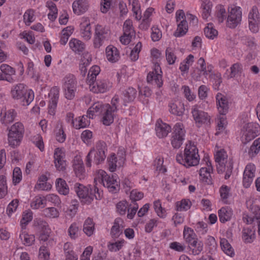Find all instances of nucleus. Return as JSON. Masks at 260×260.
<instances>
[{
  "mask_svg": "<svg viewBox=\"0 0 260 260\" xmlns=\"http://www.w3.org/2000/svg\"><path fill=\"white\" fill-rule=\"evenodd\" d=\"M74 189L82 204H90L94 199L100 200L102 195L98 188L90 185L85 186L83 184L76 183Z\"/></svg>",
  "mask_w": 260,
  "mask_h": 260,
  "instance_id": "f257e3e1",
  "label": "nucleus"
},
{
  "mask_svg": "<svg viewBox=\"0 0 260 260\" xmlns=\"http://www.w3.org/2000/svg\"><path fill=\"white\" fill-rule=\"evenodd\" d=\"M176 159L178 163L186 167L197 166L200 160L198 150L193 144L190 142L186 145L184 155L178 154Z\"/></svg>",
  "mask_w": 260,
  "mask_h": 260,
  "instance_id": "f03ea898",
  "label": "nucleus"
},
{
  "mask_svg": "<svg viewBox=\"0 0 260 260\" xmlns=\"http://www.w3.org/2000/svg\"><path fill=\"white\" fill-rule=\"evenodd\" d=\"M107 145L104 141H99L95 148H92L86 157L85 164L87 167L91 166V161L96 165L103 163L106 157Z\"/></svg>",
  "mask_w": 260,
  "mask_h": 260,
  "instance_id": "7ed1b4c3",
  "label": "nucleus"
},
{
  "mask_svg": "<svg viewBox=\"0 0 260 260\" xmlns=\"http://www.w3.org/2000/svg\"><path fill=\"white\" fill-rule=\"evenodd\" d=\"M11 93L13 99L20 100L23 106L28 105L34 99V94L31 90H28L22 83L17 84L12 87Z\"/></svg>",
  "mask_w": 260,
  "mask_h": 260,
  "instance_id": "20e7f679",
  "label": "nucleus"
},
{
  "mask_svg": "<svg viewBox=\"0 0 260 260\" xmlns=\"http://www.w3.org/2000/svg\"><path fill=\"white\" fill-rule=\"evenodd\" d=\"M24 133V128L22 123L17 122L12 125L9 129L8 134L9 145L13 148L19 145Z\"/></svg>",
  "mask_w": 260,
  "mask_h": 260,
  "instance_id": "39448f33",
  "label": "nucleus"
},
{
  "mask_svg": "<svg viewBox=\"0 0 260 260\" xmlns=\"http://www.w3.org/2000/svg\"><path fill=\"white\" fill-rule=\"evenodd\" d=\"M62 88L65 98L69 100L75 96L77 91V82L75 76L72 74L67 75L63 79Z\"/></svg>",
  "mask_w": 260,
  "mask_h": 260,
  "instance_id": "423d86ee",
  "label": "nucleus"
},
{
  "mask_svg": "<svg viewBox=\"0 0 260 260\" xmlns=\"http://www.w3.org/2000/svg\"><path fill=\"white\" fill-rule=\"evenodd\" d=\"M242 20V11L241 8L232 5L228 8L227 17V26L231 28H235L240 24Z\"/></svg>",
  "mask_w": 260,
  "mask_h": 260,
  "instance_id": "0eeeda50",
  "label": "nucleus"
},
{
  "mask_svg": "<svg viewBox=\"0 0 260 260\" xmlns=\"http://www.w3.org/2000/svg\"><path fill=\"white\" fill-rule=\"evenodd\" d=\"M185 133L182 124L177 123L175 125L171 138V144L174 148H179L182 145L184 140Z\"/></svg>",
  "mask_w": 260,
  "mask_h": 260,
  "instance_id": "6e6552de",
  "label": "nucleus"
},
{
  "mask_svg": "<svg viewBox=\"0 0 260 260\" xmlns=\"http://www.w3.org/2000/svg\"><path fill=\"white\" fill-rule=\"evenodd\" d=\"M109 37L108 29L101 25H97L95 28L93 44L95 48H100Z\"/></svg>",
  "mask_w": 260,
  "mask_h": 260,
  "instance_id": "1a4fd4ad",
  "label": "nucleus"
},
{
  "mask_svg": "<svg viewBox=\"0 0 260 260\" xmlns=\"http://www.w3.org/2000/svg\"><path fill=\"white\" fill-rule=\"evenodd\" d=\"M102 181L103 185L107 187L109 191L112 193H116L119 189V182L117 180L116 176H108L105 172L102 175Z\"/></svg>",
  "mask_w": 260,
  "mask_h": 260,
  "instance_id": "9d476101",
  "label": "nucleus"
},
{
  "mask_svg": "<svg viewBox=\"0 0 260 260\" xmlns=\"http://www.w3.org/2000/svg\"><path fill=\"white\" fill-rule=\"evenodd\" d=\"M191 113L198 127H200L203 124H208L209 123L210 118L208 114L200 110L197 106H193Z\"/></svg>",
  "mask_w": 260,
  "mask_h": 260,
  "instance_id": "9b49d317",
  "label": "nucleus"
},
{
  "mask_svg": "<svg viewBox=\"0 0 260 260\" xmlns=\"http://www.w3.org/2000/svg\"><path fill=\"white\" fill-rule=\"evenodd\" d=\"M249 27L251 31L256 32L259 30L260 18L258 9L253 6L248 15Z\"/></svg>",
  "mask_w": 260,
  "mask_h": 260,
  "instance_id": "f8f14e48",
  "label": "nucleus"
},
{
  "mask_svg": "<svg viewBox=\"0 0 260 260\" xmlns=\"http://www.w3.org/2000/svg\"><path fill=\"white\" fill-rule=\"evenodd\" d=\"M65 154L61 149L56 148L54 153V164L56 168L59 171H64L66 167V162L64 160Z\"/></svg>",
  "mask_w": 260,
  "mask_h": 260,
  "instance_id": "ddd939ff",
  "label": "nucleus"
},
{
  "mask_svg": "<svg viewBox=\"0 0 260 260\" xmlns=\"http://www.w3.org/2000/svg\"><path fill=\"white\" fill-rule=\"evenodd\" d=\"M217 106L220 114L224 115L229 110V103L225 96L220 93H218L216 96Z\"/></svg>",
  "mask_w": 260,
  "mask_h": 260,
  "instance_id": "4468645a",
  "label": "nucleus"
},
{
  "mask_svg": "<svg viewBox=\"0 0 260 260\" xmlns=\"http://www.w3.org/2000/svg\"><path fill=\"white\" fill-rule=\"evenodd\" d=\"M155 131L158 137L159 138H165L171 131V127L169 124L163 122L161 120L159 119L155 124Z\"/></svg>",
  "mask_w": 260,
  "mask_h": 260,
  "instance_id": "2eb2a0df",
  "label": "nucleus"
},
{
  "mask_svg": "<svg viewBox=\"0 0 260 260\" xmlns=\"http://www.w3.org/2000/svg\"><path fill=\"white\" fill-rule=\"evenodd\" d=\"M227 156L226 152L223 150L218 151L215 155V160L217 163V170L218 173H221L224 171Z\"/></svg>",
  "mask_w": 260,
  "mask_h": 260,
  "instance_id": "dca6fc26",
  "label": "nucleus"
},
{
  "mask_svg": "<svg viewBox=\"0 0 260 260\" xmlns=\"http://www.w3.org/2000/svg\"><path fill=\"white\" fill-rule=\"evenodd\" d=\"M103 108L104 111L102 118L103 123L105 125H110L114 121V113L116 112L113 111L109 104H106Z\"/></svg>",
  "mask_w": 260,
  "mask_h": 260,
  "instance_id": "f3484780",
  "label": "nucleus"
},
{
  "mask_svg": "<svg viewBox=\"0 0 260 260\" xmlns=\"http://www.w3.org/2000/svg\"><path fill=\"white\" fill-rule=\"evenodd\" d=\"M73 9L74 12L80 15L85 12L88 9L89 3L88 0H77L73 3Z\"/></svg>",
  "mask_w": 260,
  "mask_h": 260,
  "instance_id": "a211bd4d",
  "label": "nucleus"
},
{
  "mask_svg": "<svg viewBox=\"0 0 260 260\" xmlns=\"http://www.w3.org/2000/svg\"><path fill=\"white\" fill-rule=\"evenodd\" d=\"M246 139L247 140H251L259 134V127L256 124L248 123L246 125Z\"/></svg>",
  "mask_w": 260,
  "mask_h": 260,
  "instance_id": "6ab92c4d",
  "label": "nucleus"
},
{
  "mask_svg": "<svg viewBox=\"0 0 260 260\" xmlns=\"http://www.w3.org/2000/svg\"><path fill=\"white\" fill-rule=\"evenodd\" d=\"M107 59L112 62H115L119 58V54L117 49L112 45L108 46L106 49Z\"/></svg>",
  "mask_w": 260,
  "mask_h": 260,
  "instance_id": "aec40b11",
  "label": "nucleus"
},
{
  "mask_svg": "<svg viewBox=\"0 0 260 260\" xmlns=\"http://www.w3.org/2000/svg\"><path fill=\"white\" fill-rule=\"evenodd\" d=\"M89 117L87 115H83L81 117H78L75 119H72V124L76 129L84 128L88 126L90 124Z\"/></svg>",
  "mask_w": 260,
  "mask_h": 260,
  "instance_id": "412c9836",
  "label": "nucleus"
},
{
  "mask_svg": "<svg viewBox=\"0 0 260 260\" xmlns=\"http://www.w3.org/2000/svg\"><path fill=\"white\" fill-rule=\"evenodd\" d=\"M147 81L148 83L155 84L158 87H160L162 85V75L156 71L150 72L147 77Z\"/></svg>",
  "mask_w": 260,
  "mask_h": 260,
  "instance_id": "4be33fe9",
  "label": "nucleus"
},
{
  "mask_svg": "<svg viewBox=\"0 0 260 260\" xmlns=\"http://www.w3.org/2000/svg\"><path fill=\"white\" fill-rule=\"evenodd\" d=\"M170 112L177 116H182L184 112L185 109L184 104L180 102H177L174 103H171L169 105Z\"/></svg>",
  "mask_w": 260,
  "mask_h": 260,
  "instance_id": "5701e85b",
  "label": "nucleus"
},
{
  "mask_svg": "<svg viewBox=\"0 0 260 260\" xmlns=\"http://www.w3.org/2000/svg\"><path fill=\"white\" fill-rule=\"evenodd\" d=\"M183 236L186 242L189 244H197L198 243L197 236L191 228L185 227L183 232Z\"/></svg>",
  "mask_w": 260,
  "mask_h": 260,
  "instance_id": "b1692460",
  "label": "nucleus"
},
{
  "mask_svg": "<svg viewBox=\"0 0 260 260\" xmlns=\"http://www.w3.org/2000/svg\"><path fill=\"white\" fill-rule=\"evenodd\" d=\"M188 29V23L186 20H182L177 24V28L174 33L176 37H180L185 35Z\"/></svg>",
  "mask_w": 260,
  "mask_h": 260,
  "instance_id": "393cba45",
  "label": "nucleus"
},
{
  "mask_svg": "<svg viewBox=\"0 0 260 260\" xmlns=\"http://www.w3.org/2000/svg\"><path fill=\"white\" fill-rule=\"evenodd\" d=\"M123 105L126 106V103L133 102L135 100L137 95V91L133 87H129L123 91Z\"/></svg>",
  "mask_w": 260,
  "mask_h": 260,
  "instance_id": "a878e982",
  "label": "nucleus"
},
{
  "mask_svg": "<svg viewBox=\"0 0 260 260\" xmlns=\"http://www.w3.org/2000/svg\"><path fill=\"white\" fill-rule=\"evenodd\" d=\"M17 115L16 112L14 109H10L5 113V115L2 117L1 121L2 124L7 125L12 122Z\"/></svg>",
  "mask_w": 260,
  "mask_h": 260,
  "instance_id": "bb28decb",
  "label": "nucleus"
},
{
  "mask_svg": "<svg viewBox=\"0 0 260 260\" xmlns=\"http://www.w3.org/2000/svg\"><path fill=\"white\" fill-rule=\"evenodd\" d=\"M56 189L58 192L63 195H67L69 192V188L65 180L58 178L56 181Z\"/></svg>",
  "mask_w": 260,
  "mask_h": 260,
  "instance_id": "cd10ccee",
  "label": "nucleus"
},
{
  "mask_svg": "<svg viewBox=\"0 0 260 260\" xmlns=\"http://www.w3.org/2000/svg\"><path fill=\"white\" fill-rule=\"evenodd\" d=\"M69 45L72 50L75 52H82L85 49L84 44L81 41L74 38L70 40Z\"/></svg>",
  "mask_w": 260,
  "mask_h": 260,
  "instance_id": "c85d7f7f",
  "label": "nucleus"
},
{
  "mask_svg": "<svg viewBox=\"0 0 260 260\" xmlns=\"http://www.w3.org/2000/svg\"><path fill=\"white\" fill-rule=\"evenodd\" d=\"M59 88L57 86L53 87L50 91L49 96L51 97L50 103L52 108H56L59 98Z\"/></svg>",
  "mask_w": 260,
  "mask_h": 260,
  "instance_id": "c756f323",
  "label": "nucleus"
},
{
  "mask_svg": "<svg viewBox=\"0 0 260 260\" xmlns=\"http://www.w3.org/2000/svg\"><path fill=\"white\" fill-rule=\"evenodd\" d=\"M204 159L206 161L208 168H202L200 170V175L203 178L208 179V178L210 177V172L212 171V167L208 156H205Z\"/></svg>",
  "mask_w": 260,
  "mask_h": 260,
  "instance_id": "7c9ffc66",
  "label": "nucleus"
},
{
  "mask_svg": "<svg viewBox=\"0 0 260 260\" xmlns=\"http://www.w3.org/2000/svg\"><path fill=\"white\" fill-rule=\"evenodd\" d=\"M232 215V211L228 208L223 207L218 211L219 220L222 223L230 220Z\"/></svg>",
  "mask_w": 260,
  "mask_h": 260,
  "instance_id": "2f4dec72",
  "label": "nucleus"
},
{
  "mask_svg": "<svg viewBox=\"0 0 260 260\" xmlns=\"http://www.w3.org/2000/svg\"><path fill=\"white\" fill-rule=\"evenodd\" d=\"M100 72V68L98 66L92 67L89 71L87 76V82L89 85L94 84L96 77Z\"/></svg>",
  "mask_w": 260,
  "mask_h": 260,
  "instance_id": "473e14b6",
  "label": "nucleus"
},
{
  "mask_svg": "<svg viewBox=\"0 0 260 260\" xmlns=\"http://www.w3.org/2000/svg\"><path fill=\"white\" fill-rule=\"evenodd\" d=\"M81 32L84 40H89L91 38V32L89 22H85L81 24Z\"/></svg>",
  "mask_w": 260,
  "mask_h": 260,
  "instance_id": "72a5a7b5",
  "label": "nucleus"
},
{
  "mask_svg": "<svg viewBox=\"0 0 260 260\" xmlns=\"http://www.w3.org/2000/svg\"><path fill=\"white\" fill-rule=\"evenodd\" d=\"M34 225L37 230H39L40 232H45V231H50L47 222L40 218L34 219Z\"/></svg>",
  "mask_w": 260,
  "mask_h": 260,
  "instance_id": "f704fd0d",
  "label": "nucleus"
},
{
  "mask_svg": "<svg viewBox=\"0 0 260 260\" xmlns=\"http://www.w3.org/2000/svg\"><path fill=\"white\" fill-rule=\"evenodd\" d=\"M94 230V223L92 219L88 217L84 222L83 231L88 236H90Z\"/></svg>",
  "mask_w": 260,
  "mask_h": 260,
  "instance_id": "c9c22d12",
  "label": "nucleus"
},
{
  "mask_svg": "<svg viewBox=\"0 0 260 260\" xmlns=\"http://www.w3.org/2000/svg\"><path fill=\"white\" fill-rule=\"evenodd\" d=\"M73 166L76 175L78 176L82 175L84 170L83 162L82 159L77 156L75 157Z\"/></svg>",
  "mask_w": 260,
  "mask_h": 260,
  "instance_id": "e433bc0d",
  "label": "nucleus"
},
{
  "mask_svg": "<svg viewBox=\"0 0 260 260\" xmlns=\"http://www.w3.org/2000/svg\"><path fill=\"white\" fill-rule=\"evenodd\" d=\"M74 28L72 26H68L62 30V36L60 40L61 44L64 45L67 43L69 37L73 33Z\"/></svg>",
  "mask_w": 260,
  "mask_h": 260,
  "instance_id": "4c0bfd02",
  "label": "nucleus"
},
{
  "mask_svg": "<svg viewBox=\"0 0 260 260\" xmlns=\"http://www.w3.org/2000/svg\"><path fill=\"white\" fill-rule=\"evenodd\" d=\"M204 34L207 38L213 40L217 36L218 31L213 27L212 24L209 23L204 28Z\"/></svg>",
  "mask_w": 260,
  "mask_h": 260,
  "instance_id": "58836bf2",
  "label": "nucleus"
},
{
  "mask_svg": "<svg viewBox=\"0 0 260 260\" xmlns=\"http://www.w3.org/2000/svg\"><path fill=\"white\" fill-rule=\"evenodd\" d=\"M123 33L125 35L134 36L135 35V31L133 27L132 20L127 19L125 21L123 26Z\"/></svg>",
  "mask_w": 260,
  "mask_h": 260,
  "instance_id": "ea45409f",
  "label": "nucleus"
},
{
  "mask_svg": "<svg viewBox=\"0 0 260 260\" xmlns=\"http://www.w3.org/2000/svg\"><path fill=\"white\" fill-rule=\"evenodd\" d=\"M108 163L109 166V170L111 172H114L116 171V168L120 167L117 160V158L114 153L111 154L108 157Z\"/></svg>",
  "mask_w": 260,
  "mask_h": 260,
  "instance_id": "a19ab883",
  "label": "nucleus"
},
{
  "mask_svg": "<svg viewBox=\"0 0 260 260\" xmlns=\"http://www.w3.org/2000/svg\"><path fill=\"white\" fill-rule=\"evenodd\" d=\"M230 69L231 72L229 75L230 78L235 77L237 74H241L243 72L242 65L238 62L233 64Z\"/></svg>",
  "mask_w": 260,
  "mask_h": 260,
  "instance_id": "79ce46f5",
  "label": "nucleus"
},
{
  "mask_svg": "<svg viewBox=\"0 0 260 260\" xmlns=\"http://www.w3.org/2000/svg\"><path fill=\"white\" fill-rule=\"evenodd\" d=\"M43 215L46 217L56 218L58 217L59 212L56 208L49 207L43 210Z\"/></svg>",
  "mask_w": 260,
  "mask_h": 260,
  "instance_id": "37998d69",
  "label": "nucleus"
},
{
  "mask_svg": "<svg viewBox=\"0 0 260 260\" xmlns=\"http://www.w3.org/2000/svg\"><path fill=\"white\" fill-rule=\"evenodd\" d=\"M32 219V213L31 211H26L24 212L22 218L21 220V225L22 229H25L26 225Z\"/></svg>",
  "mask_w": 260,
  "mask_h": 260,
  "instance_id": "c03bdc74",
  "label": "nucleus"
},
{
  "mask_svg": "<svg viewBox=\"0 0 260 260\" xmlns=\"http://www.w3.org/2000/svg\"><path fill=\"white\" fill-rule=\"evenodd\" d=\"M120 220V218H116L115 220L114 225L111 228V234L113 237L115 238L118 237L122 232V229L120 228L119 224Z\"/></svg>",
  "mask_w": 260,
  "mask_h": 260,
  "instance_id": "a18cd8bd",
  "label": "nucleus"
},
{
  "mask_svg": "<svg viewBox=\"0 0 260 260\" xmlns=\"http://www.w3.org/2000/svg\"><path fill=\"white\" fill-rule=\"evenodd\" d=\"M191 202L188 200H182L176 203V208L177 211H186L190 207Z\"/></svg>",
  "mask_w": 260,
  "mask_h": 260,
  "instance_id": "49530a36",
  "label": "nucleus"
},
{
  "mask_svg": "<svg viewBox=\"0 0 260 260\" xmlns=\"http://www.w3.org/2000/svg\"><path fill=\"white\" fill-rule=\"evenodd\" d=\"M260 150V138L255 140L249 148L248 153L250 156H253L258 153Z\"/></svg>",
  "mask_w": 260,
  "mask_h": 260,
  "instance_id": "de8ad7c7",
  "label": "nucleus"
},
{
  "mask_svg": "<svg viewBox=\"0 0 260 260\" xmlns=\"http://www.w3.org/2000/svg\"><path fill=\"white\" fill-rule=\"evenodd\" d=\"M7 194V186L6 177L4 175L0 176V199L3 198Z\"/></svg>",
  "mask_w": 260,
  "mask_h": 260,
  "instance_id": "09e8293b",
  "label": "nucleus"
},
{
  "mask_svg": "<svg viewBox=\"0 0 260 260\" xmlns=\"http://www.w3.org/2000/svg\"><path fill=\"white\" fill-rule=\"evenodd\" d=\"M254 238V234L251 230L244 229L242 232V238L246 243H251Z\"/></svg>",
  "mask_w": 260,
  "mask_h": 260,
  "instance_id": "8fccbe9b",
  "label": "nucleus"
},
{
  "mask_svg": "<svg viewBox=\"0 0 260 260\" xmlns=\"http://www.w3.org/2000/svg\"><path fill=\"white\" fill-rule=\"evenodd\" d=\"M102 106L99 104H95L90 107L87 112V116L89 118L92 119L95 113L102 112Z\"/></svg>",
  "mask_w": 260,
  "mask_h": 260,
  "instance_id": "3c124183",
  "label": "nucleus"
},
{
  "mask_svg": "<svg viewBox=\"0 0 260 260\" xmlns=\"http://www.w3.org/2000/svg\"><path fill=\"white\" fill-rule=\"evenodd\" d=\"M50 256V252L47 246L43 245L39 249V257L41 260H48Z\"/></svg>",
  "mask_w": 260,
  "mask_h": 260,
  "instance_id": "603ef678",
  "label": "nucleus"
},
{
  "mask_svg": "<svg viewBox=\"0 0 260 260\" xmlns=\"http://www.w3.org/2000/svg\"><path fill=\"white\" fill-rule=\"evenodd\" d=\"M255 172V168L254 165L249 164L247 165L244 171V176H247L249 178H251L253 180Z\"/></svg>",
  "mask_w": 260,
  "mask_h": 260,
  "instance_id": "864d4df0",
  "label": "nucleus"
},
{
  "mask_svg": "<svg viewBox=\"0 0 260 260\" xmlns=\"http://www.w3.org/2000/svg\"><path fill=\"white\" fill-rule=\"evenodd\" d=\"M79 228L76 223H72L68 229L69 236L71 239H75L78 236Z\"/></svg>",
  "mask_w": 260,
  "mask_h": 260,
  "instance_id": "5fc2aeb1",
  "label": "nucleus"
},
{
  "mask_svg": "<svg viewBox=\"0 0 260 260\" xmlns=\"http://www.w3.org/2000/svg\"><path fill=\"white\" fill-rule=\"evenodd\" d=\"M0 69L6 76L12 77L13 75H15V70L8 64H2L1 66Z\"/></svg>",
  "mask_w": 260,
  "mask_h": 260,
  "instance_id": "6e6d98bb",
  "label": "nucleus"
},
{
  "mask_svg": "<svg viewBox=\"0 0 260 260\" xmlns=\"http://www.w3.org/2000/svg\"><path fill=\"white\" fill-rule=\"evenodd\" d=\"M50 231H45V232H41L39 237V240L40 242L43 243H52L53 241V239L50 237Z\"/></svg>",
  "mask_w": 260,
  "mask_h": 260,
  "instance_id": "4d7b16f0",
  "label": "nucleus"
},
{
  "mask_svg": "<svg viewBox=\"0 0 260 260\" xmlns=\"http://www.w3.org/2000/svg\"><path fill=\"white\" fill-rule=\"evenodd\" d=\"M34 11L32 9H29L25 12L23 19L25 23L27 25H29L30 23L34 21Z\"/></svg>",
  "mask_w": 260,
  "mask_h": 260,
  "instance_id": "13d9d810",
  "label": "nucleus"
},
{
  "mask_svg": "<svg viewBox=\"0 0 260 260\" xmlns=\"http://www.w3.org/2000/svg\"><path fill=\"white\" fill-rule=\"evenodd\" d=\"M166 59L169 64L174 63L176 56L173 52L172 48H168L166 50Z\"/></svg>",
  "mask_w": 260,
  "mask_h": 260,
  "instance_id": "bf43d9fd",
  "label": "nucleus"
},
{
  "mask_svg": "<svg viewBox=\"0 0 260 260\" xmlns=\"http://www.w3.org/2000/svg\"><path fill=\"white\" fill-rule=\"evenodd\" d=\"M144 194L142 192L136 190H133L130 193L129 198L133 203L136 204V202L140 200L143 198Z\"/></svg>",
  "mask_w": 260,
  "mask_h": 260,
  "instance_id": "052dcab7",
  "label": "nucleus"
},
{
  "mask_svg": "<svg viewBox=\"0 0 260 260\" xmlns=\"http://www.w3.org/2000/svg\"><path fill=\"white\" fill-rule=\"evenodd\" d=\"M19 238L21 242H25L26 243H32L35 241V236L33 235H28L25 232H22L19 235Z\"/></svg>",
  "mask_w": 260,
  "mask_h": 260,
  "instance_id": "680f3d73",
  "label": "nucleus"
},
{
  "mask_svg": "<svg viewBox=\"0 0 260 260\" xmlns=\"http://www.w3.org/2000/svg\"><path fill=\"white\" fill-rule=\"evenodd\" d=\"M154 208L157 215L160 217H164L166 216V210L161 207L159 200L154 202Z\"/></svg>",
  "mask_w": 260,
  "mask_h": 260,
  "instance_id": "e2e57ef3",
  "label": "nucleus"
},
{
  "mask_svg": "<svg viewBox=\"0 0 260 260\" xmlns=\"http://www.w3.org/2000/svg\"><path fill=\"white\" fill-rule=\"evenodd\" d=\"M46 201L45 198L43 199L41 197L37 196L31 202V207L33 209H38L41 205H44Z\"/></svg>",
  "mask_w": 260,
  "mask_h": 260,
  "instance_id": "0e129e2a",
  "label": "nucleus"
},
{
  "mask_svg": "<svg viewBox=\"0 0 260 260\" xmlns=\"http://www.w3.org/2000/svg\"><path fill=\"white\" fill-rule=\"evenodd\" d=\"M22 175L21 171L19 168L16 167L14 168L13 173V182L16 185L19 183L21 180Z\"/></svg>",
  "mask_w": 260,
  "mask_h": 260,
  "instance_id": "69168bd1",
  "label": "nucleus"
},
{
  "mask_svg": "<svg viewBox=\"0 0 260 260\" xmlns=\"http://www.w3.org/2000/svg\"><path fill=\"white\" fill-rule=\"evenodd\" d=\"M128 203L125 201L119 202L117 204V210L120 215H124L127 211Z\"/></svg>",
  "mask_w": 260,
  "mask_h": 260,
  "instance_id": "338daca9",
  "label": "nucleus"
},
{
  "mask_svg": "<svg viewBox=\"0 0 260 260\" xmlns=\"http://www.w3.org/2000/svg\"><path fill=\"white\" fill-rule=\"evenodd\" d=\"M226 10L222 6H220L217 13V18L219 23H222L226 18Z\"/></svg>",
  "mask_w": 260,
  "mask_h": 260,
  "instance_id": "774afa93",
  "label": "nucleus"
}]
</instances>
